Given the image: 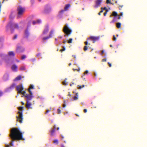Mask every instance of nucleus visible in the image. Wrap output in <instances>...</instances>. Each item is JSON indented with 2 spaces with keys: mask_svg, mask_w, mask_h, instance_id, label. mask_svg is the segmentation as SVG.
I'll return each instance as SVG.
<instances>
[{
  "mask_svg": "<svg viewBox=\"0 0 147 147\" xmlns=\"http://www.w3.org/2000/svg\"><path fill=\"white\" fill-rule=\"evenodd\" d=\"M108 11V10H106L105 12L104 13V16H106Z\"/></svg>",
  "mask_w": 147,
  "mask_h": 147,
  "instance_id": "obj_40",
  "label": "nucleus"
},
{
  "mask_svg": "<svg viewBox=\"0 0 147 147\" xmlns=\"http://www.w3.org/2000/svg\"><path fill=\"white\" fill-rule=\"evenodd\" d=\"M41 54L40 53H38L37 54V56L38 57H40L41 56Z\"/></svg>",
  "mask_w": 147,
  "mask_h": 147,
  "instance_id": "obj_41",
  "label": "nucleus"
},
{
  "mask_svg": "<svg viewBox=\"0 0 147 147\" xmlns=\"http://www.w3.org/2000/svg\"><path fill=\"white\" fill-rule=\"evenodd\" d=\"M3 79L4 81L7 80L8 79V74H5L3 76Z\"/></svg>",
  "mask_w": 147,
  "mask_h": 147,
  "instance_id": "obj_15",
  "label": "nucleus"
},
{
  "mask_svg": "<svg viewBox=\"0 0 147 147\" xmlns=\"http://www.w3.org/2000/svg\"><path fill=\"white\" fill-rule=\"evenodd\" d=\"M24 88L22 85H19L16 86V90L18 91V94H20L24 90Z\"/></svg>",
  "mask_w": 147,
  "mask_h": 147,
  "instance_id": "obj_6",
  "label": "nucleus"
},
{
  "mask_svg": "<svg viewBox=\"0 0 147 147\" xmlns=\"http://www.w3.org/2000/svg\"><path fill=\"white\" fill-rule=\"evenodd\" d=\"M115 22V20H114V19H113V20L112 21V22H111V23H112V22Z\"/></svg>",
  "mask_w": 147,
  "mask_h": 147,
  "instance_id": "obj_60",
  "label": "nucleus"
},
{
  "mask_svg": "<svg viewBox=\"0 0 147 147\" xmlns=\"http://www.w3.org/2000/svg\"><path fill=\"white\" fill-rule=\"evenodd\" d=\"M54 31L52 30L51 31L49 36L51 38L52 37V34H53Z\"/></svg>",
  "mask_w": 147,
  "mask_h": 147,
  "instance_id": "obj_20",
  "label": "nucleus"
},
{
  "mask_svg": "<svg viewBox=\"0 0 147 147\" xmlns=\"http://www.w3.org/2000/svg\"><path fill=\"white\" fill-rule=\"evenodd\" d=\"M103 12V11L102 10H101L98 13V14L99 15H100V14L101 13H102Z\"/></svg>",
  "mask_w": 147,
  "mask_h": 147,
  "instance_id": "obj_47",
  "label": "nucleus"
},
{
  "mask_svg": "<svg viewBox=\"0 0 147 147\" xmlns=\"http://www.w3.org/2000/svg\"><path fill=\"white\" fill-rule=\"evenodd\" d=\"M57 113L60 114L61 113V111L60 109H58L57 110Z\"/></svg>",
  "mask_w": 147,
  "mask_h": 147,
  "instance_id": "obj_38",
  "label": "nucleus"
},
{
  "mask_svg": "<svg viewBox=\"0 0 147 147\" xmlns=\"http://www.w3.org/2000/svg\"><path fill=\"white\" fill-rule=\"evenodd\" d=\"M15 85V84H13V85L12 87H11V88H13V87H14Z\"/></svg>",
  "mask_w": 147,
  "mask_h": 147,
  "instance_id": "obj_61",
  "label": "nucleus"
},
{
  "mask_svg": "<svg viewBox=\"0 0 147 147\" xmlns=\"http://www.w3.org/2000/svg\"><path fill=\"white\" fill-rule=\"evenodd\" d=\"M17 66L15 64H13L11 67V70L14 72L17 71Z\"/></svg>",
  "mask_w": 147,
  "mask_h": 147,
  "instance_id": "obj_10",
  "label": "nucleus"
},
{
  "mask_svg": "<svg viewBox=\"0 0 147 147\" xmlns=\"http://www.w3.org/2000/svg\"><path fill=\"white\" fill-rule=\"evenodd\" d=\"M65 11V10H61L59 12V14L60 15L62 14Z\"/></svg>",
  "mask_w": 147,
  "mask_h": 147,
  "instance_id": "obj_30",
  "label": "nucleus"
},
{
  "mask_svg": "<svg viewBox=\"0 0 147 147\" xmlns=\"http://www.w3.org/2000/svg\"><path fill=\"white\" fill-rule=\"evenodd\" d=\"M17 35H16L14 36V37L13 38V39H16L17 38Z\"/></svg>",
  "mask_w": 147,
  "mask_h": 147,
  "instance_id": "obj_43",
  "label": "nucleus"
},
{
  "mask_svg": "<svg viewBox=\"0 0 147 147\" xmlns=\"http://www.w3.org/2000/svg\"><path fill=\"white\" fill-rule=\"evenodd\" d=\"M13 12H11V17H10V19H11V20H12L14 17V16H12V14H13Z\"/></svg>",
  "mask_w": 147,
  "mask_h": 147,
  "instance_id": "obj_31",
  "label": "nucleus"
},
{
  "mask_svg": "<svg viewBox=\"0 0 147 147\" xmlns=\"http://www.w3.org/2000/svg\"><path fill=\"white\" fill-rule=\"evenodd\" d=\"M15 54L14 52L13 51L10 52V57H13L15 56Z\"/></svg>",
  "mask_w": 147,
  "mask_h": 147,
  "instance_id": "obj_18",
  "label": "nucleus"
},
{
  "mask_svg": "<svg viewBox=\"0 0 147 147\" xmlns=\"http://www.w3.org/2000/svg\"><path fill=\"white\" fill-rule=\"evenodd\" d=\"M21 70H23L25 69V68L24 67H21L20 69Z\"/></svg>",
  "mask_w": 147,
  "mask_h": 147,
  "instance_id": "obj_50",
  "label": "nucleus"
},
{
  "mask_svg": "<svg viewBox=\"0 0 147 147\" xmlns=\"http://www.w3.org/2000/svg\"><path fill=\"white\" fill-rule=\"evenodd\" d=\"M23 109V107H20L18 108V109L20 110H22Z\"/></svg>",
  "mask_w": 147,
  "mask_h": 147,
  "instance_id": "obj_44",
  "label": "nucleus"
},
{
  "mask_svg": "<svg viewBox=\"0 0 147 147\" xmlns=\"http://www.w3.org/2000/svg\"><path fill=\"white\" fill-rule=\"evenodd\" d=\"M66 79H65L62 82V84L64 85L67 86V83L66 81Z\"/></svg>",
  "mask_w": 147,
  "mask_h": 147,
  "instance_id": "obj_21",
  "label": "nucleus"
},
{
  "mask_svg": "<svg viewBox=\"0 0 147 147\" xmlns=\"http://www.w3.org/2000/svg\"><path fill=\"white\" fill-rule=\"evenodd\" d=\"M18 115L17 116V121L22 123L23 120L22 112V111H18Z\"/></svg>",
  "mask_w": 147,
  "mask_h": 147,
  "instance_id": "obj_5",
  "label": "nucleus"
},
{
  "mask_svg": "<svg viewBox=\"0 0 147 147\" xmlns=\"http://www.w3.org/2000/svg\"><path fill=\"white\" fill-rule=\"evenodd\" d=\"M63 49H61L60 50V51L62 52L63 51H64L65 50V48L64 47H63Z\"/></svg>",
  "mask_w": 147,
  "mask_h": 147,
  "instance_id": "obj_36",
  "label": "nucleus"
},
{
  "mask_svg": "<svg viewBox=\"0 0 147 147\" xmlns=\"http://www.w3.org/2000/svg\"><path fill=\"white\" fill-rule=\"evenodd\" d=\"M18 28V25L16 24H14L12 22H11V23L10 22V29H11L13 28Z\"/></svg>",
  "mask_w": 147,
  "mask_h": 147,
  "instance_id": "obj_9",
  "label": "nucleus"
},
{
  "mask_svg": "<svg viewBox=\"0 0 147 147\" xmlns=\"http://www.w3.org/2000/svg\"><path fill=\"white\" fill-rule=\"evenodd\" d=\"M112 15L114 17H116L117 16V14L115 11H113V12Z\"/></svg>",
  "mask_w": 147,
  "mask_h": 147,
  "instance_id": "obj_22",
  "label": "nucleus"
},
{
  "mask_svg": "<svg viewBox=\"0 0 147 147\" xmlns=\"http://www.w3.org/2000/svg\"><path fill=\"white\" fill-rule=\"evenodd\" d=\"M102 61H106V59H103L102 60Z\"/></svg>",
  "mask_w": 147,
  "mask_h": 147,
  "instance_id": "obj_56",
  "label": "nucleus"
},
{
  "mask_svg": "<svg viewBox=\"0 0 147 147\" xmlns=\"http://www.w3.org/2000/svg\"><path fill=\"white\" fill-rule=\"evenodd\" d=\"M24 8L21 6H19L17 8L18 11V18H19L23 14L25 11Z\"/></svg>",
  "mask_w": 147,
  "mask_h": 147,
  "instance_id": "obj_3",
  "label": "nucleus"
},
{
  "mask_svg": "<svg viewBox=\"0 0 147 147\" xmlns=\"http://www.w3.org/2000/svg\"><path fill=\"white\" fill-rule=\"evenodd\" d=\"M40 22V20H38L36 22L33 21L32 22V24L33 25L37 23H39Z\"/></svg>",
  "mask_w": 147,
  "mask_h": 147,
  "instance_id": "obj_19",
  "label": "nucleus"
},
{
  "mask_svg": "<svg viewBox=\"0 0 147 147\" xmlns=\"http://www.w3.org/2000/svg\"><path fill=\"white\" fill-rule=\"evenodd\" d=\"M63 31L66 34L65 35V36H66V35H69L72 32L71 30L68 28L67 24H66L65 25L63 28Z\"/></svg>",
  "mask_w": 147,
  "mask_h": 147,
  "instance_id": "obj_4",
  "label": "nucleus"
},
{
  "mask_svg": "<svg viewBox=\"0 0 147 147\" xmlns=\"http://www.w3.org/2000/svg\"><path fill=\"white\" fill-rule=\"evenodd\" d=\"M50 38L51 37L49 36H48L43 37L42 38V39L43 40H45L48 39Z\"/></svg>",
  "mask_w": 147,
  "mask_h": 147,
  "instance_id": "obj_25",
  "label": "nucleus"
},
{
  "mask_svg": "<svg viewBox=\"0 0 147 147\" xmlns=\"http://www.w3.org/2000/svg\"><path fill=\"white\" fill-rule=\"evenodd\" d=\"M31 3H32V4H33L34 3V1L33 0H31Z\"/></svg>",
  "mask_w": 147,
  "mask_h": 147,
  "instance_id": "obj_58",
  "label": "nucleus"
},
{
  "mask_svg": "<svg viewBox=\"0 0 147 147\" xmlns=\"http://www.w3.org/2000/svg\"><path fill=\"white\" fill-rule=\"evenodd\" d=\"M85 87V85H83L82 86H80V85H78V88L79 89H81L82 88H84Z\"/></svg>",
  "mask_w": 147,
  "mask_h": 147,
  "instance_id": "obj_27",
  "label": "nucleus"
},
{
  "mask_svg": "<svg viewBox=\"0 0 147 147\" xmlns=\"http://www.w3.org/2000/svg\"><path fill=\"white\" fill-rule=\"evenodd\" d=\"M63 49H61L60 50V51L62 52L63 51H64L65 50V48L64 47H63Z\"/></svg>",
  "mask_w": 147,
  "mask_h": 147,
  "instance_id": "obj_37",
  "label": "nucleus"
},
{
  "mask_svg": "<svg viewBox=\"0 0 147 147\" xmlns=\"http://www.w3.org/2000/svg\"><path fill=\"white\" fill-rule=\"evenodd\" d=\"M28 91L30 94H26L25 97L28 100H30L33 97L32 93L30 89H28Z\"/></svg>",
  "mask_w": 147,
  "mask_h": 147,
  "instance_id": "obj_7",
  "label": "nucleus"
},
{
  "mask_svg": "<svg viewBox=\"0 0 147 147\" xmlns=\"http://www.w3.org/2000/svg\"><path fill=\"white\" fill-rule=\"evenodd\" d=\"M26 57L25 55H23L21 57V59L22 60H24L25 59Z\"/></svg>",
  "mask_w": 147,
  "mask_h": 147,
  "instance_id": "obj_34",
  "label": "nucleus"
},
{
  "mask_svg": "<svg viewBox=\"0 0 147 147\" xmlns=\"http://www.w3.org/2000/svg\"><path fill=\"white\" fill-rule=\"evenodd\" d=\"M108 64L109 67H111L112 66L111 64V63H109V62H108Z\"/></svg>",
  "mask_w": 147,
  "mask_h": 147,
  "instance_id": "obj_51",
  "label": "nucleus"
},
{
  "mask_svg": "<svg viewBox=\"0 0 147 147\" xmlns=\"http://www.w3.org/2000/svg\"><path fill=\"white\" fill-rule=\"evenodd\" d=\"M31 104L30 103H29L27 102L26 104V106L27 108H29L31 106Z\"/></svg>",
  "mask_w": 147,
  "mask_h": 147,
  "instance_id": "obj_24",
  "label": "nucleus"
},
{
  "mask_svg": "<svg viewBox=\"0 0 147 147\" xmlns=\"http://www.w3.org/2000/svg\"><path fill=\"white\" fill-rule=\"evenodd\" d=\"M99 37L90 36L89 38H88V39H90L91 40L93 41V43H94L95 41L98 40H99Z\"/></svg>",
  "mask_w": 147,
  "mask_h": 147,
  "instance_id": "obj_8",
  "label": "nucleus"
},
{
  "mask_svg": "<svg viewBox=\"0 0 147 147\" xmlns=\"http://www.w3.org/2000/svg\"><path fill=\"white\" fill-rule=\"evenodd\" d=\"M66 105H65L64 104L63 105V107H65Z\"/></svg>",
  "mask_w": 147,
  "mask_h": 147,
  "instance_id": "obj_63",
  "label": "nucleus"
},
{
  "mask_svg": "<svg viewBox=\"0 0 147 147\" xmlns=\"http://www.w3.org/2000/svg\"><path fill=\"white\" fill-rule=\"evenodd\" d=\"M49 26H45V29L43 32V34H46L49 31Z\"/></svg>",
  "mask_w": 147,
  "mask_h": 147,
  "instance_id": "obj_13",
  "label": "nucleus"
},
{
  "mask_svg": "<svg viewBox=\"0 0 147 147\" xmlns=\"http://www.w3.org/2000/svg\"><path fill=\"white\" fill-rule=\"evenodd\" d=\"M116 37H115V36H113V40H114V41H116Z\"/></svg>",
  "mask_w": 147,
  "mask_h": 147,
  "instance_id": "obj_46",
  "label": "nucleus"
},
{
  "mask_svg": "<svg viewBox=\"0 0 147 147\" xmlns=\"http://www.w3.org/2000/svg\"><path fill=\"white\" fill-rule=\"evenodd\" d=\"M20 47L19 46H18L17 47V50H19V49H20Z\"/></svg>",
  "mask_w": 147,
  "mask_h": 147,
  "instance_id": "obj_57",
  "label": "nucleus"
},
{
  "mask_svg": "<svg viewBox=\"0 0 147 147\" xmlns=\"http://www.w3.org/2000/svg\"><path fill=\"white\" fill-rule=\"evenodd\" d=\"M34 89V86L32 85H31L30 86L29 88L28 89Z\"/></svg>",
  "mask_w": 147,
  "mask_h": 147,
  "instance_id": "obj_33",
  "label": "nucleus"
},
{
  "mask_svg": "<svg viewBox=\"0 0 147 147\" xmlns=\"http://www.w3.org/2000/svg\"><path fill=\"white\" fill-rule=\"evenodd\" d=\"M63 49H61L60 50V51L62 52L63 51H64L65 50V48L64 47H63Z\"/></svg>",
  "mask_w": 147,
  "mask_h": 147,
  "instance_id": "obj_35",
  "label": "nucleus"
},
{
  "mask_svg": "<svg viewBox=\"0 0 147 147\" xmlns=\"http://www.w3.org/2000/svg\"><path fill=\"white\" fill-rule=\"evenodd\" d=\"M84 43L86 45L84 47V50L85 51H86L88 49L87 45H90V43H88V41H86L84 42Z\"/></svg>",
  "mask_w": 147,
  "mask_h": 147,
  "instance_id": "obj_12",
  "label": "nucleus"
},
{
  "mask_svg": "<svg viewBox=\"0 0 147 147\" xmlns=\"http://www.w3.org/2000/svg\"><path fill=\"white\" fill-rule=\"evenodd\" d=\"M107 3H109L110 4H111L112 3L111 2L110 0H107Z\"/></svg>",
  "mask_w": 147,
  "mask_h": 147,
  "instance_id": "obj_39",
  "label": "nucleus"
},
{
  "mask_svg": "<svg viewBox=\"0 0 147 147\" xmlns=\"http://www.w3.org/2000/svg\"><path fill=\"white\" fill-rule=\"evenodd\" d=\"M104 53V51H102L101 54V55H102Z\"/></svg>",
  "mask_w": 147,
  "mask_h": 147,
  "instance_id": "obj_55",
  "label": "nucleus"
},
{
  "mask_svg": "<svg viewBox=\"0 0 147 147\" xmlns=\"http://www.w3.org/2000/svg\"><path fill=\"white\" fill-rule=\"evenodd\" d=\"M22 78V77L21 76L19 75L17 76L14 79L15 80H21Z\"/></svg>",
  "mask_w": 147,
  "mask_h": 147,
  "instance_id": "obj_16",
  "label": "nucleus"
},
{
  "mask_svg": "<svg viewBox=\"0 0 147 147\" xmlns=\"http://www.w3.org/2000/svg\"><path fill=\"white\" fill-rule=\"evenodd\" d=\"M53 142L54 144H58V141L57 140H55L53 141Z\"/></svg>",
  "mask_w": 147,
  "mask_h": 147,
  "instance_id": "obj_26",
  "label": "nucleus"
},
{
  "mask_svg": "<svg viewBox=\"0 0 147 147\" xmlns=\"http://www.w3.org/2000/svg\"><path fill=\"white\" fill-rule=\"evenodd\" d=\"M73 98L74 100H77L78 99L77 96H74Z\"/></svg>",
  "mask_w": 147,
  "mask_h": 147,
  "instance_id": "obj_42",
  "label": "nucleus"
},
{
  "mask_svg": "<svg viewBox=\"0 0 147 147\" xmlns=\"http://www.w3.org/2000/svg\"><path fill=\"white\" fill-rule=\"evenodd\" d=\"M9 144H10V146H13V142H12L11 143H10Z\"/></svg>",
  "mask_w": 147,
  "mask_h": 147,
  "instance_id": "obj_52",
  "label": "nucleus"
},
{
  "mask_svg": "<svg viewBox=\"0 0 147 147\" xmlns=\"http://www.w3.org/2000/svg\"><path fill=\"white\" fill-rule=\"evenodd\" d=\"M88 73V71L87 70L84 73H83V75L82 76V78H83V76H84L86 74H87Z\"/></svg>",
  "mask_w": 147,
  "mask_h": 147,
  "instance_id": "obj_29",
  "label": "nucleus"
},
{
  "mask_svg": "<svg viewBox=\"0 0 147 147\" xmlns=\"http://www.w3.org/2000/svg\"><path fill=\"white\" fill-rule=\"evenodd\" d=\"M70 5L69 4H67L64 7V10L65 11H66L68 10V9L70 7Z\"/></svg>",
  "mask_w": 147,
  "mask_h": 147,
  "instance_id": "obj_17",
  "label": "nucleus"
},
{
  "mask_svg": "<svg viewBox=\"0 0 147 147\" xmlns=\"http://www.w3.org/2000/svg\"><path fill=\"white\" fill-rule=\"evenodd\" d=\"M72 40L73 39L72 38H70L69 40L68 41V43L69 44L71 43L72 42Z\"/></svg>",
  "mask_w": 147,
  "mask_h": 147,
  "instance_id": "obj_32",
  "label": "nucleus"
},
{
  "mask_svg": "<svg viewBox=\"0 0 147 147\" xmlns=\"http://www.w3.org/2000/svg\"><path fill=\"white\" fill-rule=\"evenodd\" d=\"M123 6V5L122 6H119V10H121V8Z\"/></svg>",
  "mask_w": 147,
  "mask_h": 147,
  "instance_id": "obj_49",
  "label": "nucleus"
},
{
  "mask_svg": "<svg viewBox=\"0 0 147 147\" xmlns=\"http://www.w3.org/2000/svg\"><path fill=\"white\" fill-rule=\"evenodd\" d=\"M5 147H9V146L8 145H5Z\"/></svg>",
  "mask_w": 147,
  "mask_h": 147,
  "instance_id": "obj_62",
  "label": "nucleus"
},
{
  "mask_svg": "<svg viewBox=\"0 0 147 147\" xmlns=\"http://www.w3.org/2000/svg\"><path fill=\"white\" fill-rule=\"evenodd\" d=\"M61 139L63 140L64 138V136L62 134H61Z\"/></svg>",
  "mask_w": 147,
  "mask_h": 147,
  "instance_id": "obj_53",
  "label": "nucleus"
},
{
  "mask_svg": "<svg viewBox=\"0 0 147 147\" xmlns=\"http://www.w3.org/2000/svg\"><path fill=\"white\" fill-rule=\"evenodd\" d=\"M0 56L2 57L5 64H8L9 61V53H8L7 55L1 54Z\"/></svg>",
  "mask_w": 147,
  "mask_h": 147,
  "instance_id": "obj_2",
  "label": "nucleus"
},
{
  "mask_svg": "<svg viewBox=\"0 0 147 147\" xmlns=\"http://www.w3.org/2000/svg\"><path fill=\"white\" fill-rule=\"evenodd\" d=\"M102 1V0H96L95 7L97 8L98 7L100 6Z\"/></svg>",
  "mask_w": 147,
  "mask_h": 147,
  "instance_id": "obj_11",
  "label": "nucleus"
},
{
  "mask_svg": "<svg viewBox=\"0 0 147 147\" xmlns=\"http://www.w3.org/2000/svg\"><path fill=\"white\" fill-rule=\"evenodd\" d=\"M87 112V110L86 109H85L84 110V112L85 113H86Z\"/></svg>",
  "mask_w": 147,
  "mask_h": 147,
  "instance_id": "obj_54",
  "label": "nucleus"
},
{
  "mask_svg": "<svg viewBox=\"0 0 147 147\" xmlns=\"http://www.w3.org/2000/svg\"><path fill=\"white\" fill-rule=\"evenodd\" d=\"M123 15V13L122 12L121 13L120 16H122Z\"/></svg>",
  "mask_w": 147,
  "mask_h": 147,
  "instance_id": "obj_59",
  "label": "nucleus"
},
{
  "mask_svg": "<svg viewBox=\"0 0 147 147\" xmlns=\"http://www.w3.org/2000/svg\"><path fill=\"white\" fill-rule=\"evenodd\" d=\"M56 129V126L55 125L54 126V129H52L50 131L51 135L52 136H53L54 135V133L55 132V130Z\"/></svg>",
  "mask_w": 147,
  "mask_h": 147,
  "instance_id": "obj_14",
  "label": "nucleus"
},
{
  "mask_svg": "<svg viewBox=\"0 0 147 147\" xmlns=\"http://www.w3.org/2000/svg\"><path fill=\"white\" fill-rule=\"evenodd\" d=\"M3 94V92L1 91L0 90V96H2Z\"/></svg>",
  "mask_w": 147,
  "mask_h": 147,
  "instance_id": "obj_48",
  "label": "nucleus"
},
{
  "mask_svg": "<svg viewBox=\"0 0 147 147\" xmlns=\"http://www.w3.org/2000/svg\"><path fill=\"white\" fill-rule=\"evenodd\" d=\"M26 92L25 91H22V92L20 94H22L23 96H25V95L26 94Z\"/></svg>",
  "mask_w": 147,
  "mask_h": 147,
  "instance_id": "obj_28",
  "label": "nucleus"
},
{
  "mask_svg": "<svg viewBox=\"0 0 147 147\" xmlns=\"http://www.w3.org/2000/svg\"><path fill=\"white\" fill-rule=\"evenodd\" d=\"M10 137H11L13 141L24 140L22 137V133L18 129L16 128H13L11 130V134H10Z\"/></svg>",
  "mask_w": 147,
  "mask_h": 147,
  "instance_id": "obj_1",
  "label": "nucleus"
},
{
  "mask_svg": "<svg viewBox=\"0 0 147 147\" xmlns=\"http://www.w3.org/2000/svg\"><path fill=\"white\" fill-rule=\"evenodd\" d=\"M121 24L120 23L118 22L116 24V26L118 28L121 27Z\"/></svg>",
  "mask_w": 147,
  "mask_h": 147,
  "instance_id": "obj_23",
  "label": "nucleus"
},
{
  "mask_svg": "<svg viewBox=\"0 0 147 147\" xmlns=\"http://www.w3.org/2000/svg\"><path fill=\"white\" fill-rule=\"evenodd\" d=\"M118 18L119 19H120L121 18V16H119L118 17Z\"/></svg>",
  "mask_w": 147,
  "mask_h": 147,
  "instance_id": "obj_64",
  "label": "nucleus"
},
{
  "mask_svg": "<svg viewBox=\"0 0 147 147\" xmlns=\"http://www.w3.org/2000/svg\"><path fill=\"white\" fill-rule=\"evenodd\" d=\"M50 111L49 110H47L46 112L45 113V114H47V113H48V112H49Z\"/></svg>",
  "mask_w": 147,
  "mask_h": 147,
  "instance_id": "obj_45",
  "label": "nucleus"
}]
</instances>
